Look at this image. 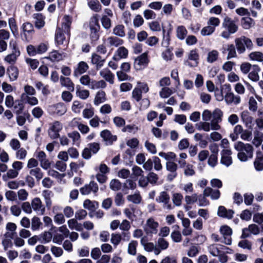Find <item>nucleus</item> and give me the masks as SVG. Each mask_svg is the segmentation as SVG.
Returning a JSON list of instances; mask_svg holds the SVG:
<instances>
[{"label": "nucleus", "instance_id": "obj_1", "mask_svg": "<svg viewBox=\"0 0 263 263\" xmlns=\"http://www.w3.org/2000/svg\"><path fill=\"white\" fill-rule=\"evenodd\" d=\"M71 23V18L67 15L64 16L62 27L57 29L55 40L58 45L67 44L68 41L66 40L65 35H70V27Z\"/></svg>", "mask_w": 263, "mask_h": 263}, {"label": "nucleus", "instance_id": "obj_2", "mask_svg": "<svg viewBox=\"0 0 263 263\" xmlns=\"http://www.w3.org/2000/svg\"><path fill=\"white\" fill-rule=\"evenodd\" d=\"M222 26L227 29L221 33V36L224 39H228L231 34L235 33L238 30V26L235 22L228 16L224 18Z\"/></svg>", "mask_w": 263, "mask_h": 263}, {"label": "nucleus", "instance_id": "obj_3", "mask_svg": "<svg viewBox=\"0 0 263 263\" xmlns=\"http://www.w3.org/2000/svg\"><path fill=\"white\" fill-rule=\"evenodd\" d=\"M149 62L148 52H145L135 59L134 62V68L137 70H142L147 67Z\"/></svg>", "mask_w": 263, "mask_h": 263}, {"label": "nucleus", "instance_id": "obj_4", "mask_svg": "<svg viewBox=\"0 0 263 263\" xmlns=\"http://www.w3.org/2000/svg\"><path fill=\"white\" fill-rule=\"evenodd\" d=\"M235 43L238 52L239 53H243L246 50V47L248 48H251L252 42L250 39L244 36L235 40Z\"/></svg>", "mask_w": 263, "mask_h": 263}, {"label": "nucleus", "instance_id": "obj_5", "mask_svg": "<svg viewBox=\"0 0 263 263\" xmlns=\"http://www.w3.org/2000/svg\"><path fill=\"white\" fill-rule=\"evenodd\" d=\"M10 46L12 48V53L6 55L4 61L9 64L13 65L15 63L17 58L20 55V51L15 42H10Z\"/></svg>", "mask_w": 263, "mask_h": 263}, {"label": "nucleus", "instance_id": "obj_6", "mask_svg": "<svg viewBox=\"0 0 263 263\" xmlns=\"http://www.w3.org/2000/svg\"><path fill=\"white\" fill-rule=\"evenodd\" d=\"M100 149V145L98 142H92L88 144L82 153V157L85 159H88L91 157V154H97Z\"/></svg>", "mask_w": 263, "mask_h": 263}, {"label": "nucleus", "instance_id": "obj_7", "mask_svg": "<svg viewBox=\"0 0 263 263\" xmlns=\"http://www.w3.org/2000/svg\"><path fill=\"white\" fill-rule=\"evenodd\" d=\"M159 223L153 218H148L144 227V230L146 234H156L158 232Z\"/></svg>", "mask_w": 263, "mask_h": 263}, {"label": "nucleus", "instance_id": "obj_8", "mask_svg": "<svg viewBox=\"0 0 263 263\" xmlns=\"http://www.w3.org/2000/svg\"><path fill=\"white\" fill-rule=\"evenodd\" d=\"M62 124L59 121H54L49 124L48 134L49 136L53 139H57L59 137V132L62 129Z\"/></svg>", "mask_w": 263, "mask_h": 263}, {"label": "nucleus", "instance_id": "obj_9", "mask_svg": "<svg viewBox=\"0 0 263 263\" xmlns=\"http://www.w3.org/2000/svg\"><path fill=\"white\" fill-rule=\"evenodd\" d=\"M222 112L219 109L214 110L212 114L211 120V129L213 130H218L221 127L219 125L222 120Z\"/></svg>", "mask_w": 263, "mask_h": 263}, {"label": "nucleus", "instance_id": "obj_10", "mask_svg": "<svg viewBox=\"0 0 263 263\" xmlns=\"http://www.w3.org/2000/svg\"><path fill=\"white\" fill-rule=\"evenodd\" d=\"M234 148L237 151L244 152L250 157H253V148L250 144H245L241 141L237 142L234 144Z\"/></svg>", "mask_w": 263, "mask_h": 263}, {"label": "nucleus", "instance_id": "obj_11", "mask_svg": "<svg viewBox=\"0 0 263 263\" xmlns=\"http://www.w3.org/2000/svg\"><path fill=\"white\" fill-rule=\"evenodd\" d=\"M98 190V185L97 183L93 181H91L88 184H85L80 190V193L83 195H88L91 192L96 194Z\"/></svg>", "mask_w": 263, "mask_h": 263}, {"label": "nucleus", "instance_id": "obj_12", "mask_svg": "<svg viewBox=\"0 0 263 263\" xmlns=\"http://www.w3.org/2000/svg\"><path fill=\"white\" fill-rule=\"evenodd\" d=\"M36 158L40 162V166L44 170L50 167L51 162L47 158V155L44 151H39L36 153Z\"/></svg>", "mask_w": 263, "mask_h": 263}, {"label": "nucleus", "instance_id": "obj_13", "mask_svg": "<svg viewBox=\"0 0 263 263\" xmlns=\"http://www.w3.org/2000/svg\"><path fill=\"white\" fill-rule=\"evenodd\" d=\"M220 232L223 237V242L226 245H230L232 243V229L228 226H222L220 228Z\"/></svg>", "mask_w": 263, "mask_h": 263}, {"label": "nucleus", "instance_id": "obj_14", "mask_svg": "<svg viewBox=\"0 0 263 263\" xmlns=\"http://www.w3.org/2000/svg\"><path fill=\"white\" fill-rule=\"evenodd\" d=\"M156 201L158 202L162 203L164 209L167 210L172 209V205L170 203V197L167 192L165 191L161 192L156 198Z\"/></svg>", "mask_w": 263, "mask_h": 263}, {"label": "nucleus", "instance_id": "obj_15", "mask_svg": "<svg viewBox=\"0 0 263 263\" xmlns=\"http://www.w3.org/2000/svg\"><path fill=\"white\" fill-rule=\"evenodd\" d=\"M140 242L145 251L148 252L153 251L155 255H158L160 253L161 250L153 242H146L144 237L141 238Z\"/></svg>", "mask_w": 263, "mask_h": 263}, {"label": "nucleus", "instance_id": "obj_16", "mask_svg": "<svg viewBox=\"0 0 263 263\" xmlns=\"http://www.w3.org/2000/svg\"><path fill=\"white\" fill-rule=\"evenodd\" d=\"M32 209L35 211L36 213L43 215L45 211V208L42 204L41 200L36 197L33 198L31 201Z\"/></svg>", "mask_w": 263, "mask_h": 263}, {"label": "nucleus", "instance_id": "obj_17", "mask_svg": "<svg viewBox=\"0 0 263 263\" xmlns=\"http://www.w3.org/2000/svg\"><path fill=\"white\" fill-rule=\"evenodd\" d=\"M224 100L228 104L233 103L237 105L240 103L241 98L239 96L235 95L232 92H228L225 95Z\"/></svg>", "mask_w": 263, "mask_h": 263}, {"label": "nucleus", "instance_id": "obj_18", "mask_svg": "<svg viewBox=\"0 0 263 263\" xmlns=\"http://www.w3.org/2000/svg\"><path fill=\"white\" fill-rule=\"evenodd\" d=\"M232 152L230 149H226L221 152V158L220 162L222 164L229 166L232 163V159L231 156Z\"/></svg>", "mask_w": 263, "mask_h": 263}, {"label": "nucleus", "instance_id": "obj_19", "mask_svg": "<svg viewBox=\"0 0 263 263\" xmlns=\"http://www.w3.org/2000/svg\"><path fill=\"white\" fill-rule=\"evenodd\" d=\"M122 235L124 237H127V240L130 238L129 233L123 232L122 235L120 233H112L111 235L110 242L114 245V247H116L121 241Z\"/></svg>", "mask_w": 263, "mask_h": 263}, {"label": "nucleus", "instance_id": "obj_20", "mask_svg": "<svg viewBox=\"0 0 263 263\" xmlns=\"http://www.w3.org/2000/svg\"><path fill=\"white\" fill-rule=\"evenodd\" d=\"M199 55L195 50H191L189 54L188 60L185 64L191 67L196 66L198 63Z\"/></svg>", "mask_w": 263, "mask_h": 263}, {"label": "nucleus", "instance_id": "obj_21", "mask_svg": "<svg viewBox=\"0 0 263 263\" xmlns=\"http://www.w3.org/2000/svg\"><path fill=\"white\" fill-rule=\"evenodd\" d=\"M105 41L107 45L109 47H117L122 45L124 43L123 40L116 36H109L106 39Z\"/></svg>", "mask_w": 263, "mask_h": 263}, {"label": "nucleus", "instance_id": "obj_22", "mask_svg": "<svg viewBox=\"0 0 263 263\" xmlns=\"http://www.w3.org/2000/svg\"><path fill=\"white\" fill-rule=\"evenodd\" d=\"M128 50L124 47L121 46L118 48L112 59L117 61L121 59H125L127 57Z\"/></svg>", "mask_w": 263, "mask_h": 263}, {"label": "nucleus", "instance_id": "obj_23", "mask_svg": "<svg viewBox=\"0 0 263 263\" xmlns=\"http://www.w3.org/2000/svg\"><path fill=\"white\" fill-rule=\"evenodd\" d=\"M100 76L110 84L114 83V75L108 68H104L99 72Z\"/></svg>", "mask_w": 263, "mask_h": 263}, {"label": "nucleus", "instance_id": "obj_24", "mask_svg": "<svg viewBox=\"0 0 263 263\" xmlns=\"http://www.w3.org/2000/svg\"><path fill=\"white\" fill-rule=\"evenodd\" d=\"M203 195L210 197L212 200H217L219 198L220 192L218 190H213L210 187H206L203 191Z\"/></svg>", "mask_w": 263, "mask_h": 263}, {"label": "nucleus", "instance_id": "obj_25", "mask_svg": "<svg viewBox=\"0 0 263 263\" xmlns=\"http://www.w3.org/2000/svg\"><path fill=\"white\" fill-rule=\"evenodd\" d=\"M7 73L11 82L16 81L18 77L19 70L16 66H10L7 69Z\"/></svg>", "mask_w": 263, "mask_h": 263}, {"label": "nucleus", "instance_id": "obj_26", "mask_svg": "<svg viewBox=\"0 0 263 263\" xmlns=\"http://www.w3.org/2000/svg\"><path fill=\"white\" fill-rule=\"evenodd\" d=\"M60 81L62 86L66 87L70 91H74V84L70 78L61 76L60 78Z\"/></svg>", "mask_w": 263, "mask_h": 263}, {"label": "nucleus", "instance_id": "obj_27", "mask_svg": "<svg viewBox=\"0 0 263 263\" xmlns=\"http://www.w3.org/2000/svg\"><path fill=\"white\" fill-rule=\"evenodd\" d=\"M88 68V64L84 61H81L78 63L77 67L74 70L73 76L78 77L79 76L86 72Z\"/></svg>", "mask_w": 263, "mask_h": 263}, {"label": "nucleus", "instance_id": "obj_28", "mask_svg": "<svg viewBox=\"0 0 263 263\" xmlns=\"http://www.w3.org/2000/svg\"><path fill=\"white\" fill-rule=\"evenodd\" d=\"M100 136L104 141L111 144L114 141L117 140V136L112 135L111 132L107 129H105L101 132Z\"/></svg>", "mask_w": 263, "mask_h": 263}, {"label": "nucleus", "instance_id": "obj_29", "mask_svg": "<svg viewBox=\"0 0 263 263\" xmlns=\"http://www.w3.org/2000/svg\"><path fill=\"white\" fill-rule=\"evenodd\" d=\"M234 211L232 210H227L224 206H220L218 209L217 214L219 216L228 219H231L233 217Z\"/></svg>", "mask_w": 263, "mask_h": 263}, {"label": "nucleus", "instance_id": "obj_30", "mask_svg": "<svg viewBox=\"0 0 263 263\" xmlns=\"http://www.w3.org/2000/svg\"><path fill=\"white\" fill-rule=\"evenodd\" d=\"M91 63L96 65V69H100L104 65L105 59L96 53H93L91 55Z\"/></svg>", "mask_w": 263, "mask_h": 263}, {"label": "nucleus", "instance_id": "obj_31", "mask_svg": "<svg viewBox=\"0 0 263 263\" xmlns=\"http://www.w3.org/2000/svg\"><path fill=\"white\" fill-rule=\"evenodd\" d=\"M14 236H12L11 234L8 233H5L4 234V238L3 239L2 241V246L4 247V250H7L8 248H10L12 247V239Z\"/></svg>", "mask_w": 263, "mask_h": 263}, {"label": "nucleus", "instance_id": "obj_32", "mask_svg": "<svg viewBox=\"0 0 263 263\" xmlns=\"http://www.w3.org/2000/svg\"><path fill=\"white\" fill-rule=\"evenodd\" d=\"M33 18L35 19V26L36 28L40 29L44 26L45 17L41 13L34 14Z\"/></svg>", "mask_w": 263, "mask_h": 263}, {"label": "nucleus", "instance_id": "obj_33", "mask_svg": "<svg viewBox=\"0 0 263 263\" xmlns=\"http://www.w3.org/2000/svg\"><path fill=\"white\" fill-rule=\"evenodd\" d=\"M241 119L247 127H250L253 122V117L250 115L248 111H243L241 113Z\"/></svg>", "mask_w": 263, "mask_h": 263}, {"label": "nucleus", "instance_id": "obj_34", "mask_svg": "<svg viewBox=\"0 0 263 263\" xmlns=\"http://www.w3.org/2000/svg\"><path fill=\"white\" fill-rule=\"evenodd\" d=\"M67 224L69 228L71 230H76L78 231H82L83 230L82 224L79 223L76 218H72L68 220Z\"/></svg>", "mask_w": 263, "mask_h": 263}, {"label": "nucleus", "instance_id": "obj_35", "mask_svg": "<svg viewBox=\"0 0 263 263\" xmlns=\"http://www.w3.org/2000/svg\"><path fill=\"white\" fill-rule=\"evenodd\" d=\"M243 127L239 124L236 125L234 129L233 133H231L230 135L232 140L234 141L238 139L239 136L241 135L242 132H243Z\"/></svg>", "mask_w": 263, "mask_h": 263}, {"label": "nucleus", "instance_id": "obj_36", "mask_svg": "<svg viewBox=\"0 0 263 263\" xmlns=\"http://www.w3.org/2000/svg\"><path fill=\"white\" fill-rule=\"evenodd\" d=\"M260 71L259 67L257 65H253L251 71L248 74V78L253 81H257L259 80L258 72Z\"/></svg>", "mask_w": 263, "mask_h": 263}, {"label": "nucleus", "instance_id": "obj_37", "mask_svg": "<svg viewBox=\"0 0 263 263\" xmlns=\"http://www.w3.org/2000/svg\"><path fill=\"white\" fill-rule=\"evenodd\" d=\"M221 246L217 244H211L209 245L208 248V251L209 253L214 257H216L219 255V253H220V247Z\"/></svg>", "mask_w": 263, "mask_h": 263}, {"label": "nucleus", "instance_id": "obj_38", "mask_svg": "<svg viewBox=\"0 0 263 263\" xmlns=\"http://www.w3.org/2000/svg\"><path fill=\"white\" fill-rule=\"evenodd\" d=\"M106 100V93L104 91L100 90L97 92L95 99L94 104L99 105L100 104L104 102Z\"/></svg>", "mask_w": 263, "mask_h": 263}, {"label": "nucleus", "instance_id": "obj_39", "mask_svg": "<svg viewBox=\"0 0 263 263\" xmlns=\"http://www.w3.org/2000/svg\"><path fill=\"white\" fill-rule=\"evenodd\" d=\"M89 8L96 12H99L102 10V6L98 0H90L87 3Z\"/></svg>", "mask_w": 263, "mask_h": 263}, {"label": "nucleus", "instance_id": "obj_40", "mask_svg": "<svg viewBox=\"0 0 263 263\" xmlns=\"http://www.w3.org/2000/svg\"><path fill=\"white\" fill-rule=\"evenodd\" d=\"M112 33L117 36L123 37L125 36V27L124 25L118 24L113 28Z\"/></svg>", "mask_w": 263, "mask_h": 263}, {"label": "nucleus", "instance_id": "obj_41", "mask_svg": "<svg viewBox=\"0 0 263 263\" xmlns=\"http://www.w3.org/2000/svg\"><path fill=\"white\" fill-rule=\"evenodd\" d=\"M83 205L85 209L91 211H94L98 207L99 204L97 201L86 199L84 200Z\"/></svg>", "mask_w": 263, "mask_h": 263}, {"label": "nucleus", "instance_id": "obj_42", "mask_svg": "<svg viewBox=\"0 0 263 263\" xmlns=\"http://www.w3.org/2000/svg\"><path fill=\"white\" fill-rule=\"evenodd\" d=\"M218 51L216 50H212L208 53L206 61L209 63H213L218 60Z\"/></svg>", "mask_w": 263, "mask_h": 263}, {"label": "nucleus", "instance_id": "obj_43", "mask_svg": "<svg viewBox=\"0 0 263 263\" xmlns=\"http://www.w3.org/2000/svg\"><path fill=\"white\" fill-rule=\"evenodd\" d=\"M241 25L245 29H249L254 25V22L253 19L250 17H244L241 20Z\"/></svg>", "mask_w": 263, "mask_h": 263}, {"label": "nucleus", "instance_id": "obj_44", "mask_svg": "<svg viewBox=\"0 0 263 263\" xmlns=\"http://www.w3.org/2000/svg\"><path fill=\"white\" fill-rule=\"evenodd\" d=\"M106 86V83L103 80L100 81L92 80L90 88L91 89L105 88Z\"/></svg>", "mask_w": 263, "mask_h": 263}, {"label": "nucleus", "instance_id": "obj_45", "mask_svg": "<svg viewBox=\"0 0 263 263\" xmlns=\"http://www.w3.org/2000/svg\"><path fill=\"white\" fill-rule=\"evenodd\" d=\"M65 57L64 53H60L57 51H53L49 53L48 58L52 61H59L63 60Z\"/></svg>", "mask_w": 263, "mask_h": 263}, {"label": "nucleus", "instance_id": "obj_46", "mask_svg": "<svg viewBox=\"0 0 263 263\" xmlns=\"http://www.w3.org/2000/svg\"><path fill=\"white\" fill-rule=\"evenodd\" d=\"M226 50L228 51V54L227 55V59H230L236 57L237 54L236 52L235 47L233 44H229L227 46ZM226 49H224L222 51L223 53H224Z\"/></svg>", "mask_w": 263, "mask_h": 263}, {"label": "nucleus", "instance_id": "obj_47", "mask_svg": "<svg viewBox=\"0 0 263 263\" xmlns=\"http://www.w3.org/2000/svg\"><path fill=\"white\" fill-rule=\"evenodd\" d=\"M127 199L128 201L135 204H139L142 200V197L139 192H136L134 194L128 195Z\"/></svg>", "mask_w": 263, "mask_h": 263}, {"label": "nucleus", "instance_id": "obj_48", "mask_svg": "<svg viewBox=\"0 0 263 263\" xmlns=\"http://www.w3.org/2000/svg\"><path fill=\"white\" fill-rule=\"evenodd\" d=\"M187 33V30L183 26H179L176 29L177 37L181 40H183L185 37Z\"/></svg>", "mask_w": 263, "mask_h": 263}, {"label": "nucleus", "instance_id": "obj_49", "mask_svg": "<svg viewBox=\"0 0 263 263\" xmlns=\"http://www.w3.org/2000/svg\"><path fill=\"white\" fill-rule=\"evenodd\" d=\"M18 174L19 173L16 170L12 168L8 170L6 174L3 176V178L5 180H7L8 179H14L18 176Z\"/></svg>", "mask_w": 263, "mask_h": 263}, {"label": "nucleus", "instance_id": "obj_50", "mask_svg": "<svg viewBox=\"0 0 263 263\" xmlns=\"http://www.w3.org/2000/svg\"><path fill=\"white\" fill-rule=\"evenodd\" d=\"M138 242L136 240H132L128 245L127 252L131 255H135L137 253Z\"/></svg>", "mask_w": 263, "mask_h": 263}, {"label": "nucleus", "instance_id": "obj_51", "mask_svg": "<svg viewBox=\"0 0 263 263\" xmlns=\"http://www.w3.org/2000/svg\"><path fill=\"white\" fill-rule=\"evenodd\" d=\"M198 130H203L205 132H209L211 129V123L208 121L200 122L196 124Z\"/></svg>", "mask_w": 263, "mask_h": 263}, {"label": "nucleus", "instance_id": "obj_52", "mask_svg": "<svg viewBox=\"0 0 263 263\" xmlns=\"http://www.w3.org/2000/svg\"><path fill=\"white\" fill-rule=\"evenodd\" d=\"M76 95L83 100H86L89 96V91L86 89H81L79 87H77Z\"/></svg>", "mask_w": 263, "mask_h": 263}, {"label": "nucleus", "instance_id": "obj_53", "mask_svg": "<svg viewBox=\"0 0 263 263\" xmlns=\"http://www.w3.org/2000/svg\"><path fill=\"white\" fill-rule=\"evenodd\" d=\"M157 244V247L159 248L161 251L166 250L169 246L168 242L162 237H159L158 239Z\"/></svg>", "mask_w": 263, "mask_h": 263}, {"label": "nucleus", "instance_id": "obj_54", "mask_svg": "<svg viewBox=\"0 0 263 263\" xmlns=\"http://www.w3.org/2000/svg\"><path fill=\"white\" fill-rule=\"evenodd\" d=\"M89 26L91 31H94V33H96L100 27L98 24V19L97 16H93L91 18Z\"/></svg>", "mask_w": 263, "mask_h": 263}, {"label": "nucleus", "instance_id": "obj_55", "mask_svg": "<svg viewBox=\"0 0 263 263\" xmlns=\"http://www.w3.org/2000/svg\"><path fill=\"white\" fill-rule=\"evenodd\" d=\"M30 175L34 176L37 180H40L43 177V173L39 167L31 169L29 171Z\"/></svg>", "mask_w": 263, "mask_h": 263}, {"label": "nucleus", "instance_id": "obj_56", "mask_svg": "<svg viewBox=\"0 0 263 263\" xmlns=\"http://www.w3.org/2000/svg\"><path fill=\"white\" fill-rule=\"evenodd\" d=\"M215 31V29L209 25L203 27L200 31V34L202 36H210Z\"/></svg>", "mask_w": 263, "mask_h": 263}, {"label": "nucleus", "instance_id": "obj_57", "mask_svg": "<svg viewBox=\"0 0 263 263\" xmlns=\"http://www.w3.org/2000/svg\"><path fill=\"white\" fill-rule=\"evenodd\" d=\"M66 111V107L63 103H59L55 106V112L59 116L64 115Z\"/></svg>", "mask_w": 263, "mask_h": 263}, {"label": "nucleus", "instance_id": "obj_58", "mask_svg": "<svg viewBox=\"0 0 263 263\" xmlns=\"http://www.w3.org/2000/svg\"><path fill=\"white\" fill-rule=\"evenodd\" d=\"M27 155V150L24 148H20L16 151L15 157L17 160H23L26 158Z\"/></svg>", "mask_w": 263, "mask_h": 263}, {"label": "nucleus", "instance_id": "obj_59", "mask_svg": "<svg viewBox=\"0 0 263 263\" xmlns=\"http://www.w3.org/2000/svg\"><path fill=\"white\" fill-rule=\"evenodd\" d=\"M199 253V249L195 245L191 246L187 251V255L190 257H195Z\"/></svg>", "mask_w": 263, "mask_h": 263}, {"label": "nucleus", "instance_id": "obj_60", "mask_svg": "<svg viewBox=\"0 0 263 263\" xmlns=\"http://www.w3.org/2000/svg\"><path fill=\"white\" fill-rule=\"evenodd\" d=\"M122 184L118 179H112L109 183L110 189L114 191H118L121 188Z\"/></svg>", "mask_w": 263, "mask_h": 263}, {"label": "nucleus", "instance_id": "obj_61", "mask_svg": "<svg viewBox=\"0 0 263 263\" xmlns=\"http://www.w3.org/2000/svg\"><path fill=\"white\" fill-rule=\"evenodd\" d=\"M183 196L180 193H174L172 196V201L174 205L179 206L181 205Z\"/></svg>", "mask_w": 263, "mask_h": 263}, {"label": "nucleus", "instance_id": "obj_62", "mask_svg": "<svg viewBox=\"0 0 263 263\" xmlns=\"http://www.w3.org/2000/svg\"><path fill=\"white\" fill-rule=\"evenodd\" d=\"M31 229L33 231H36L39 229L42 223L40 219L34 216L31 219Z\"/></svg>", "mask_w": 263, "mask_h": 263}, {"label": "nucleus", "instance_id": "obj_63", "mask_svg": "<svg viewBox=\"0 0 263 263\" xmlns=\"http://www.w3.org/2000/svg\"><path fill=\"white\" fill-rule=\"evenodd\" d=\"M21 29L23 31V34L26 36L27 33H31L33 31V26L31 23L26 22L22 25Z\"/></svg>", "mask_w": 263, "mask_h": 263}, {"label": "nucleus", "instance_id": "obj_64", "mask_svg": "<svg viewBox=\"0 0 263 263\" xmlns=\"http://www.w3.org/2000/svg\"><path fill=\"white\" fill-rule=\"evenodd\" d=\"M14 109L15 110V114L16 115L20 114L23 110L24 109V105L22 103V101L20 100H15V102L13 106Z\"/></svg>", "mask_w": 263, "mask_h": 263}]
</instances>
